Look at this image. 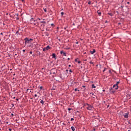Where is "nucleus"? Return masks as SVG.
Segmentation results:
<instances>
[{"instance_id": "obj_1", "label": "nucleus", "mask_w": 131, "mask_h": 131, "mask_svg": "<svg viewBox=\"0 0 131 131\" xmlns=\"http://www.w3.org/2000/svg\"><path fill=\"white\" fill-rule=\"evenodd\" d=\"M24 40L25 41V45H26V43H29V42H30V41H32L33 40V39L32 38H29L28 37L24 39Z\"/></svg>"}, {"instance_id": "obj_2", "label": "nucleus", "mask_w": 131, "mask_h": 131, "mask_svg": "<svg viewBox=\"0 0 131 131\" xmlns=\"http://www.w3.org/2000/svg\"><path fill=\"white\" fill-rule=\"evenodd\" d=\"M86 105H87L88 107H87V109L88 110H92L93 106L92 105L89 104L88 103H86Z\"/></svg>"}, {"instance_id": "obj_3", "label": "nucleus", "mask_w": 131, "mask_h": 131, "mask_svg": "<svg viewBox=\"0 0 131 131\" xmlns=\"http://www.w3.org/2000/svg\"><path fill=\"white\" fill-rule=\"evenodd\" d=\"M126 97L128 98L129 99H131V92L127 94Z\"/></svg>"}, {"instance_id": "obj_4", "label": "nucleus", "mask_w": 131, "mask_h": 131, "mask_svg": "<svg viewBox=\"0 0 131 131\" xmlns=\"http://www.w3.org/2000/svg\"><path fill=\"white\" fill-rule=\"evenodd\" d=\"M129 114L128 113H125L124 115H123V116L124 117V118H128V115Z\"/></svg>"}, {"instance_id": "obj_5", "label": "nucleus", "mask_w": 131, "mask_h": 131, "mask_svg": "<svg viewBox=\"0 0 131 131\" xmlns=\"http://www.w3.org/2000/svg\"><path fill=\"white\" fill-rule=\"evenodd\" d=\"M113 88L115 89V90H118V85L114 84Z\"/></svg>"}, {"instance_id": "obj_6", "label": "nucleus", "mask_w": 131, "mask_h": 131, "mask_svg": "<svg viewBox=\"0 0 131 131\" xmlns=\"http://www.w3.org/2000/svg\"><path fill=\"white\" fill-rule=\"evenodd\" d=\"M60 54H63V56H67V53H66V52H64V51H60Z\"/></svg>"}, {"instance_id": "obj_7", "label": "nucleus", "mask_w": 131, "mask_h": 131, "mask_svg": "<svg viewBox=\"0 0 131 131\" xmlns=\"http://www.w3.org/2000/svg\"><path fill=\"white\" fill-rule=\"evenodd\" d=\"M54 70H55V69H52L51 70V74H56V72H54Z\"/></svg>"}, {"instance_id": "obj_8", "label": "nucleus", "mask_w": 131, "mask_h": 131, "mask_svg": "<svg viewBox=\"0 0 131 131\" xmlns=\"http://www.w3.org/2000/svg\"><path fill=\"white\" fill-rule=\"evenodd\" d=\"M52 58H54V59H57V56H56V54L53 53L52 54Z\"/></svg>"}, {"instance_id": "obj_9", "label": "nucleus", "mask_w": 131, "mask_h": 131, "mask_svg": "<svg viewBox=\"0 0 131 131\" xmlns=\"http://www.w3.org/2000/svg\"><path fill=\"white\" fill-rule=\"evenodd\" d=\"M90 53H91V55H94V53H96V50L93 49V51H91Z\"/></svg>"}, {"instance_id": "obj_10", "label": "nucleus", "mask_w": 131, "mask_h": 131, "mask_svg": "<svg viewBox=\"0 0 131 131\" xmlns=\"http://www.w3.org/2000/svg\"><path fill=\"white\" fill-rule=\"evenodd\" d=\"M97 13L99 16H101V15H102V13L101 12V11H100V10L97 11Z\"/></svg>"}, {"instance_id": "obj_11", "label": "nucleus", "mask_w": 131, "mask_h": 131, "mask_svg": "<svg viewBox=\"0 0 131 131\" xmlns=\"http://www.w3.org/2000/svg\"><path fill=\"white\" fill-rule=\"evenodd\" d=\"M46 50L47 51H49V50H50V49H51V47H50V46H48L46 48Z\"/></svg>"}, {"instance_id": "obj_12", "label": "nucleus", "mask_w": 131, "mask_h": 131, "mask_svg": "<svg viewBox=\"0 0 131 131\" xmlns=\"http://www.w3.org/2000/svg\"><path fill=\"white\" fill-rule=\"evenodd\" d=\"M71 129L72 131H75V127H74V126H72Z\"/></svg>"}, {"instance_id": "obj_13", "label": "nucleus", "mask_w": 131, "mask_h": 131, "mask_svg": "<svg viewBox=\"0 0 131 131\" xmlns=\"http://www.w3.org/2000/svg\"><path fill=\"white\" fill-rule=\"evenodd\" d=\"M92 89H96V86L95 85V84H93L92 85Z\"/></svg>"}, {"instance_id": "obj_14", "label": "nucleus", "mask_w": 131, "mask_h": 131, "mask_svg": "<svg viewBox=\"0 0 131 131\" xmlns=\"http://www.w3.org/2000/svg\"><path fill=\"white\" fill-rule=\"evenodd\" d=\"M30 21H31V22H32V21H34V22H35V21H36V20H34V19H33V18H32L30 19Z\"/></svg>"}, {"instance_id": "obj_15", "label": "nucleus", "mask_w": 131, "mask_h": 131, "mask_svg": "<svg viewBox=\"0 0 131 131\" xmlns=\"http://www.w3.org/2000/svg\"><path fill=\"white\" fill-rule=\"evenodd\" d=\"M111 94H114V93H115V91H110Z\"/></svg>"}, {"instance_id": "obj_16", "label": "nucleus", "mask_w": 131, "mask_h": 131, "mask_svg": "<svg viewBox=\"0 0 131 131\" xmlns=\"http://www.w3.org/2000/svg\"><path fill=\"white\" fill-rule=\"evenodd\" d=\"M40 103L42 104V105H43V104H45V102H44L43 100H41L40 101Z\"/></svg>"}, {"instance_id": "obj_17", "label": "nucleus", "mask_w": 131, "mask_h": 131, "mask_svg": "<svg viewBox=\"0 0 131 131\" xmlns=\"http://www.w3.org/2000/svg\"><path fill=\"white\" fill-rule=\"evenodd\" d=\"M108 15H109L110 16H111V17H112V16H113V14H112V13H108Z\"/></svg>"}, {"instance_id": "obj_18", "label": "nucleus", "mask_w": 131, "mask_h": 131, "mask_svg": "<svg viewBox=\"0 0 131 131\" xmlns=\"http://www.w3.org/2000/svg\"><path fill=\"white\" fill-rule=\"evenodd\" d=\"M119 83H120V81H117L115 84L117 85H118V84H119Z\"/></svg>"}, {"instance_id": "obj_19", "label": "nucleus", "mask_w": 131, "mask_h": 131, "mask_svg": "<svg viewBox=\"0 0 131 131\" xmlns=\"http://www.w3.org/2000/svg\"><path fill=\"white\" fill-rule=\"evenodd\" d=\"M40 90H45V89H43V87L42 86H41L40 87Z\"/></svg>"}, {"instance_id": "obj_20", "label": "nucleus", "mask_w": 131, "mask_h": 131, "mask_svg": "<svg viewBox=\"0 0 131 131\" xmlns=\"http://www.w3.org/2000/svg\"><path fill=\"white\" fill-rule=\"evenodd\" d=\"M106 70H107V68H104V70H103V72H105V71H106Z\"/></svg>"}, {"instance_id": "obj_21", "label": "nucleus", "mask_w": 131, "mask_h": 131, "mask_svg": "<svg viewBox=\"0 0 131 131\" xmlns=\"http://www.w3.org/2000/svg\"><path fill=\"white\" fill-rule=\"evenodd\" d=\"M40 23H43L44 24H46V21H41L40 22Z\"/></svg>"}, {"instance_id": "obj_22", "label": "nucleus", "mask_w": 131, "mask_h": 131, "mask_svg": "<svg viewBox=\"0 0 131 131\" xmlns=\"http://www.w3.org/2000/svg\"><path fill=\"white\" fill-rule=\"evenodd\" d=\"M77 91H78V92H79V90H77V89H75V92H77Z\"/></svg>"}, {"instance_id": "obj_23", "label": "nucleus", "mask_w": 131, "mask_h": 131, "mask_svg": "<svg viewBox=\"0 0 131 131\" xmlns=\"http://www.w3.org/2000/svg\"><path fill=\"white\" fill-rule=\"evenodd\" d=\"M46 51H47V49L46 48L43 49V52H46Z\"/></svg>"}, {"instance_id": "obj_24", "label": "nucleus", "mask_w": 131, "mask_h": 131, "mask_svg": "<svg viewBox=\"0 0 131 131\" xmlns=\"http://www.w3.org/2000/svg\"><path fill=\"white\" fill-rule=\"evenodd\" d=\"M75 62H78V58H76L75 59Z\"/></svg>"}, {"instance_id": "obj_25", "label": "nucleus", "mask_w": 131, "mask_h": 131, "mask_svg": "<svg viewBox=\"0 0 131 131\" xmlns=\"http://www.w3.org/2000/svg\"><path fill=\"white\" fill-rule=\"evenodd\" d=\"M73 120H74V118H71V121H73Z\"/></svg>"}, {"instance_id": "obj_26", "label": "nucleus", "mask_w": 131, "mask_h": 131, "mask_svg": "<svg viewBox=\"0 0 131 131\" xmlns=\"http://www.w3.org/2000/svg\"><path fill=\"white\" fill-rule=\"evenodd\" d=\"M91 4H92V2L91 1H89L88 2V5H91Z\"/></svg>"}, {"instance_id": "obj_27", "label": "nucleus", "mask_w": 131, "mask_h": 131, "mask_svg": "<svg viewBox=\"0 0 131 131\" xmlns=\"http://www.w3.org/2000/svg\"><path fill=\"white\" fill-rule=\"evenodd\" d=\"M43 10H44V12H47V9H46V8H43Z\"/></svg>"}, {"instance_id": "obj_28", "label": "nucleus", "mask_w": 131, "mask_h": 131, "mask_svg": "<svg viewBox=\"0 0 131 131\" xmlns=\"http://www.w3.org/2000/svg\"><path fill=\"white\" fill-rule=\"evenodd\" d=\"M61 16H63V15H64V13L63 12H61Z\"/></svg>"}, {"instance_id": "obj_29", "label": "nucleus", "mask_w": 131, "mask_h": 131, "mask_svg": "<svg viewBox=\"0 0 131 131\" xmlns=\"http://www.w3.org/2000/svg\"><path fill=\"white\" fill-rule=\"evenodd\" d=\"M67 28H68V26H67L66 27H64V29L65 30H66Z\"/></svg>"}, {"instance_id": "obj_30", "label": "nucleus", "mask_w": 131, "mask_h": 131, "mask_svg": "<svg viewBox=\"0 0 131 131\" xmlns=\"http://www.w3.org/2000/svg\"><path fill=\"white\" fill-rule=\"evenodd\" d=\"M78 64H80V63H81V61H80V60L78 61Z\"/></svg>"}, {"instance_id": "obj_31", "label": "nucleus", "mask_w": 131, "mask_h": 131, "mask_svg": "<svg viewBox=\"0 0 131 131\" xmlns=\"http://www.w3.org/2000/svg\"><path fill=\"white\" fill-rule=\"evenodd\" d=\"M11 106H12V107H14V106H15V104H11Z\"/></svg>"}, {"instance_id": "obj_32", "label": "nucleus", "mask_w": 131, "mask_h": 131, "mask_svg": "<svg viewBox=\"0 0 131 131\" xmlns=\"http://www.w3.org/2000/svg\"><path fill=\"white\" fill-rule=\"evenodd\" d=\"M90 64H94V62H93L92 61H90Z\"/></svg>"}, {"instance_id": "obj_33", "label": "nucleus", "mask_w": 131, "mask_h": 131, "mask_svg": "<svg viewBox=\"0 0 131 131\" xmlns=\"http://www.w3.org/2000/svg\"><path fill=\"white\" fill-rule=\"evenodd\" d=\"M16 16H19V13H15Z\"/></svg>"}, {"instance_id": "obj_34", "label": "nucleus", "mask_w": 131, "mask_h": 131, "mask_svg": "<svg viewBox=\"0 0 131 131\" xmlns=\"http://www.w3.org/2000/svg\"><path fill=\"white\" fill-rule=\"evenodd\" d=\"M68 110L69 111H70V110H71V108H68Z\"/></svg>"}, {"instance_id": "obj_35", "label": "nucleus", "mask_w": 131, "mask_h": 131, "mask_svg": "<svg viewBox=\"0 0 131 131\" xmlns=\"http://www.w3.org/2000/svg\"><path fill=\"white\" fill-rule=\"evenodd\" d=\"M113 90V89L112 88H111V89H110V91H112Z\"/></svg>"}, {"instance_id": "obj_36", "label": "nucleus", "mask_w": 131, "mask_h": 131, "mask_svg": "<svg viewBox=\"0 0 131 131\" xmlns=\"http://www.w3.org/2000/svg\"><path fill=\"white\" fill-rule=\"evenodd\" d=\"M16 20H19V17L17 16V17H16Z\"/></svg>"}, {"instance_id": "obj_37", "label": "nucleus", "mask_w": 131, "mask_h": 131, "mask_svg": "<svg viewBox=\"0 0 131 131\" xmlns=\"http://www.w3.org/2000/svg\"><path fill=\"white\" fill-rule=\"evenodd\" d=\"M51 26H55V25H54V24H52Z\"/></svg>"}, {"instance_id": "obj_38", "label": "nucleus", "mask_w": 131, "mask_h": 131, "mask_svg": "<svg viewBox=\"0 0 131 131\" xmlns=\"http://www.w3.org/2000/svg\"><path fill=\"white\" fill-rule=\"evenodd\" d=\"M18 33H19V31H17V32H16V34H18Z\"/></svg>"}, {"instance_id": "obj_39", "label": "nucleus", "mask_w": 131, "mask_h": 131, "mask_svg": "<svg viewBox=\"0 0 131 131\" xmlns=\"http://www.w3.org/2000/svg\"><path fill=\"white\" fill-rule=\"evenodd\" d=\"M69 71H70V72L72 73V70H70Z\"/></svg>"}, {"instance_id": "obj_40", "label": "nucleus", "mask_w": 131, "mask_h": 131, "mask_svg": "<svg viewBox=\"0 0 131 131\" xmlns=\"http://www.w3.org/2000/svg\"><path fill=\"white\" fill-rule=\"evenodd\" d=\"M30 54H32V51H30Z\"/></svg>"}, {"instance_id": "obj_41", "label": "nucleus", "mask_w": 131, "mask_h": 131, "mask_svg": "<svg viewBox=\"0 0 131 131\" xmlns=\"http://www.w3.org/2000/svg\"><path fill=\"white\" fill-rule=\"evenodd\" d=\"M34 96H35V97H37V94H35V95H34Z\"/></svg>"}, {"instance_id": "obj_42", "label": "nucleus", "mask_w": 131, "mask_h": 131, "mask_svg": "<svg viewBox=\"0 0 131 131\" xmlns=\"http://www.w3.org/2000/svg\"><path fill=\"white\" fill-rule=\"evenodd\" d=\"M76 45H78V41L76 42Z\"/></svg>"}, {"instance_id": "obj_43", "label": "nucleus", "mask_w": 131, "mask_h": 131, "mask_svg": "<svg viewBox=\"0 0 131 131\" xmlns=\"http://www.w3.org/2000/svg\"><path fill=\"white\" fill-rule=\"evenodd\" d=\"M11 116H14V114L12 113V114H11Z\"/></svg>"}, {"instance_id": "obj_44", "label": "nucleus", "mask_w": 131, "mask_h": 131, "mask_svg": "<svg viewBox=\"0 0 131 131\" xmlns=\"http://www.w3.org/2000/svg\"><path fill=\"white\" fill-rule=\"evenodd\" d=\"M9 131H11L12 129H11V128H9Z\"/></svg>"}, {"instance_id": "obj_45", "label": "nucleus", "mask_w": 131, "mask_h": 131, "mask_svg": "<svg viewBox=\"0 0 131 131\" xmlns=\"http://www.w3.org/2000/svg\"><path fill=\"white\" fill-rule=\"evenodd\" d=\"M26 91L27 92H28V91H29V89H27Z\"/></svg>"}, {"instance_id": "obj_46", "label": "nucleus", "mask_w": 131, "mask_h": 131, "mask_svg": "<svg viewBox=\"0 0 131 131\" xmlns=\"http://www.w3.org/2000/svg\"><path fill=\"white\" fill-rule=\"evenodd\" d=\"M108 72H109V73H111V70H109V71H108Z\"/></svg>"}, {"instance_id": "obj_47", "label": "nucleus", "mask_w": 131, "mask_h": 131, "mask_svg": "<svg viewBox=\"0 0 131 131\" xmlns=\"http://www.w3.org/2000/svg\"><path fill=\"white\" fill-rule=\"evenodd\" d=\"M83 61H85L86 62V61H87V59H84V60H83Z\"/></svg>"}, {"instance_id": "obj_48", "label": "nucleus", "mask_w": 131, "mask_h": 131, "mask_svg": "<svg viewBox=\"0 0 131 131\" xmlns=\"http://www.w3.org/2000/svg\"><path fill=\"white\" fill-rule=\"evenodd\" d=\"M90 94H91V95H94V93H91Z\"/></svg>"}, {"instance_id": "obj_49", "label": "nucleus", "mask_w": 131, "mask_h": 131, "mask_svg": "<svg viewBox=\"0 0 131 131\" xmlns=\"http://www.w3.org/2000/svg\"><path fill=\"white\" fill-rule=\"evenodd\" d=\"M95 97H96V96H93V99H95Z\"/></svg>"}, {"instance_id": "obj_50", "label": "nucleus", "mask_w": 131, "mask_h": 131, "mask_svg": "<svg viewBox=\"0 0 131 131\" xmlns=\"http://www.w3.org/2000/svg\"><path fill=\"white\" fill-rule=\"evenodd\" d=\"M16 101H19V99L18 98L16 99Z\"/></svg>"}, {"instance_id": "obj_51", "label": "nucleus", "mask_w": 131, "mask_h": 131, "mask_svg": "<svg viewBox=\"0 0 131 131\" xmlns=\"http://www.w3.org/2000/svg\"><path fill=\"white\" fill-rule=\"evenodd\" d=\"M25 51H26L25 50H23V52L24 53V52H25Z\"/></svg>"}, {"instance_id": "obj_52", "label": "nucleus", "mask_w": 131, "mask_h": 131, "mask_svg": "<svg viewBox=\"0 0 131 131\" xmlns=\"http://www.w3.org/2000/svg\"><path fill=\"white\" fill-rule=\"evenodd\" d=\"M120 24H121V23H118V25H120Z\"/></svg>"}, {"instance_id": "obj_53", "label": "nucleus", "mask_w": 131, "mask_h": 131, "mask_svg": "<svg viewBox=\"0 0 131 131\" xmlns=\"http://www.w3.org/2000/svg\"><path fill=\"white\" fill-rule=\"evenodd\" d=\"M69 67H71V64H69Z\"/></svg>"}, {"instance_id": "obj_54", "label": "nucleus", "mask_w": 131, "mask_h": 131, "mask_svg": "<svg viewBox=\"0 0 131 131\" xmlns=\"http://www.w3.org/2000/svg\"><path fill=\"white\" fill-rule=\"evenodd\" d=\"M82 88H85V85H83Z\"/></svg>"}, {"instance_id": "obj_55", "label": "nucleus", "mask_w": 131, "mask_h": 131, "mask_svg": "<svg viewBox=\"0 0 131 131\" xmlns=\"http://www.w3.org/2000/svg\"><path fill=\"white\" fill-rule=\"evenodd\" d=\"M0 34H1V35H3V33H1Z\"/></svg>"}, {"instance_id": "obj_56", "label": "nucleus", "mask_w": 131, "mask_h": 131, "mask_svg": "<svg viewBox=\"0 0 131 131\" xmlns=\"http://www.w3.org/2000/svg\"><path fill=\"white\" fill-rule=\"evenodd\" d=\"M46 35H47V36H49V34H47Z\"/></svg>"}, {"instance_id": "obj_57", "label": "nucleus", "mask_w": 131, "mask_h": 131, "mask_svg": "<svg viewBox=\"0 0 131 131\" xmlns=\"http://www.w3.org/2000/svg\"><path fill=\"white\" fill-rule=\"evenodd\" d=\"M38 20H40V18H38Z\"/></svg>"}, {"instance_id": "obj_58", "label": "nucleus", "mask_w": 131, "mask_h": 131, "mask_svg": "<svg viewBox=\"0 0 131 131\" xmlns=\"http://www.w3.org/2000/svg\"><path fill=\"white\" fill-rule=\"evenodd\" d=\"M68 60H70V58H68Z\"/></svg>"}, {"instance_id": "obj_59", "label": "nucleus", "mask_w": 131, "mask_h": 131, "mask_svg": "<svg viewBox=\"0 0 131 131\" xmlns=\"http://www.w3.org/2000/svg\"><path fill=\"white\" fill-rule=\"evenodd\" d=\"M6 123L8 124L9 123V122H7Z\"/></svg>"}, {"instance_id": "obj_60", "label": "nucleus", "mask_w": 131, "mask_h": 131, "mask_svg": "<svg viewBox=\"0 0 131 131\" xmlns=\"http://www.w3.org/2000/svg\"><path fill=\"white\" fill-rule=\"evenodd\" d=\"M127 4H129V2H127Z\"/></svg>"}, {"instance_id": "obj_61", "label": "nucleus", "mask_w": 131, "mask_h": 131, "mask_svg": "<svg viewBox=\"0 0 131 131\" xmlns=\"http://www.w3.org/2000/svg\"><path fill=\"white\" fill-rule=\"evenodd\" d=\"M66 71H67V72H68V70H67Z\"/></svg>"}, {"instance_id": "obj_62", "label": "nucleus", "mask_w": 131, "mask_h": 131, "mask_svg": "<svg viewBox=\"0 0 131 131\" xmlns=\"http://www.w3.org/2000/svg\"><path fill=\"white\" fill-rule=\"evenodd\" d=\"M109 106H110V105H107V107H109Z\"/></svg>"}, {"instance_id": "obj_63", "label": "nucleus", "mask_w": 131, "mask_h": 131, "mask_svg": "<svg viewBox=\"0 0 131 131\" xmlns=\"http://www.w3.org/2000/svg\"><path fill=\"white\" fill-rule=\"evenodd\" d=\"M121 8H123V6H121Z\"/></svg>"}, {"instance_id": "obj_64", "label": "nucleus", "mask_w": 131, "mask_h": 131, "mask_svg": "<svg viewBox=\"0 0 131 131\" xmlns=\"http://www.w3.org/2000/svg\"><path fill=\"white\" fill-rule=\"evenodd\" d=\"M102 131H106V130H102Z\"/></svg>"}]
</instances>
